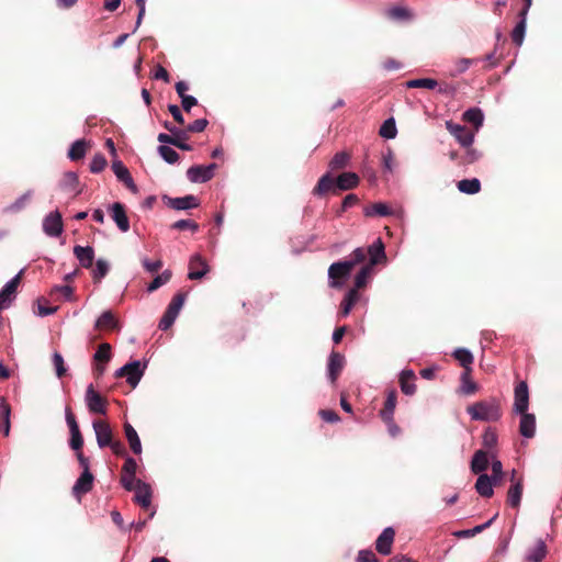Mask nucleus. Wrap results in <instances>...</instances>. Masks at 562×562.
Here are the masks:
<instances>
[{
	"label": "nucleus",
	"instance_id": "nucleus-24",
	"mask_svg": "<svg viewBox=\"0 0 562 562\" xmlns=\"http://www.w3.org/2000/svg\"><path fill=\"white\" fill-rule=\"evenodd\" d=\"M74 255L79 260L80 266L86 269H90L93 266L94 260V250L90 246H75L74 247Z\"/></svg>",
	"mask_w": 562,
	"mask_h": 562
},
{
	"label": "nucleus",
	"instance_id": "nucleus-29",
	"mask_svg": "<svg viewBox=\"0 0 562 562\" xmlns=\"http://www.w3.org/2000/svg\"><path fill=\"white\" fill-rule=\"evenodd\" d=\"M359 176L355 172H342L336 178V188L339 190H351L359 184Z\"/></svg>",
	"mask_w": 562,
	"mask_h": 562
},
{
	"label": "nucleus",
	"instance_id": "nucleus-25",
	"mask_svg": "<svg viewBox=\"0 0 562 562\" xmlns=\"http://www.w3.org/2000/svg\"><path fill=\"white\" fill-rule=\"evenodd\" d=\"M498 484L490 475L482 473L475 482V490L482 497H491L494 494L493 486Z\"/></svg>",
	"mask_w": 562,
	"mask_h": 562
},
{
	"label": "nucleus",
	"instance_id": "nucleus-17",
	"mask_svg": "<svg viewBox=\"0 0 562 562\" xmlns=\"http://www.w3.org/2000/svg\"><path fill=\"white\" fill-rule=\"evenodd\" d=\"M135 496L134 501L143 508H148L151 504V487L149 484L143 482L142 480H137L135 484Z\"/></svg>",
	"mask_w": 562,
	"mask_h": 562
},
{
	"label": "nucleus",
	"instance_id": "nucleus-45",
	"mask_svg": "<svg viewBox=\"0 0 562 562\" xmlns=\"http://www.w3.org/2000/svg\"><path fill=\"white\" fill-rule=\"evenodd\" d=\"M158 153L168 164H176L180 158L179 154L175 149L166 145H160L158 147Z\"/></svg>",
	"mask_w": 562,
	"mask_h": 562
},
{
	"label": "nucleus",
	"instance_id": "nucleus-41",
	"mask_svg": "<svg viewBox=\"0 0 562 562\" xmlns=\"http://www.w3.org/2000/svg\"><path fill=\"white\" fill-rule=\"evenodd\" d=\"M519 18L520 21L516 24L510 34L513 43L516 44L517 46H520L524 42L527 16L519 15Z\"/></svg>",
	"mask_w": 562,
	"mask_h": 562
},
{
	"label": "nucleus",
	"instance_id": "nucleus-46",
	"mask_svg": "<svg viewBox=\"0 0 562 562\" xmlns=\"http://www.w3.org/2000/svg\"><path fill=\"white\" fill-rule=\"evenodd\" d=\"M491 462H492V477L494 482H501L503 477V464L502 462L496 458V452L491 451Z\"/></svg>",
	"mask_w": 562,
	"mask_h": 562
},
{
	"label": "nucleus",
	"instance_id": "nucleus-37",
	"mask_svg": "<svg viewBox=\"0 0 562 562\" xmlns=\"http://www.w3.org/2000/svg\"><path fill=\"white\" fill-rule=\"evenodd\" d=\"M452 356L467 370L470 371L474 361L472 352L467 348H457Z\"/></svg>",
	"mask_w": 562,
	"mask_h": 562
},
{
	"label": "nucleus",
	"instance_id": "nucleus-20",
	"mask_svg": "<svg viewBox=\"0 0 562 562\" xmlns=\"http://www.w3.org/2000/svg\"><path fill=\"white\" fill-rule=\"evenodd\" d=\"M517 414L520 415L519 434L527 439L533 438L536 435V416L528 412Z\"/></svg>",
	"mask_w": 562,
	"mask_h": 562
},
{
	"label": "nucleus",
	"instance_id": "nucleus-51",
	"mask_svg": "<svg viewBox=\"0 0 562 562\" xmlns=\"http://www.w3.org/2000/svg\"><path fill=\"white\" fill-rule=\"evenodd\" d=\"M93 358L97 362H109L111 359V346L109 344H101Z\"/></svg>",
	"mask_w": 562,
	"mask_h": 562
},
{
	"label": "nucleus",
	"instance_id": "nucleus-6",
	"mask_svg": "<svg viewBox=\"0 0 562 562\" xmlns=\"http://www.w3.org/2000/svg\"><path fill=\"white\" fill-rule=\"evenodd\" d=\"M65 419L70 431L69 446L71 449L79 452L83 445V438L81 436L76 417L69 407L65 408Z\"/></svg>",
	"mask_w": 562,
	"mask_h": 562
},
{
	"label": "nucleus",
	"instance_id": "nucleus-11",
	"mask_svg": "<svg viewBox=\"0 0 562 562\" xmlns=\"http://www.w3.org/2000/svg\"><path fill=\"white\" fill-rule=\"evenodd\" d=\"M22 271L11 279L0 291V313L8 308L16 296V290L21 282Z\"/></svg>",
	"mask_w": 562,
	"mask_h": 562
},
{
	"label": "nucleus",
	"instance_id": "nucleus-40",
	"mask_svg": "<svg viewBox=\"0 0 562 562\" xmlns=\"http://www.w3.org/2000/svg\"><path fill=\"white\" fill-rule=\"evenodd\" d=\"M498 437L493 428H487L482 436V445L486 452L494 451L497 446Z\"/></svg>",
	"mask_w": 562,
	"mask_h": 562
},
{
	"label": "nucleus",
	"instance_id": "nucleus-64",
	"mask_svg": "<svg viewBox=\"0 0 562 562\" xmlns=\"http://www.w3.org/2000/svg\"><path fill=\"white\" fill-rule=\"evenodd\" d=\"M94 326L98 329H101L103 327L115 328L117 326V318H97Z\"/></svg>",
	"mask_w": 562,
	"mask_h": 562
},
{
	"label": "nucleus",
	"instance_id": "nucleus-28",
	"mask_svg": "<svg viewBox=\"0 0 562 562\" xmlns=\"http://www.w3.org/2000/svg\"><path fill=\"white\" fill-rule=\"evenodd\" d=\"M415 372L412 369H405L400 374L401 391L405 395H413L416 392V384L414 383Z\"/></svg>",
	"mask_w": 562,
	"mask_h": 562
},
{
	"label": "nucleus",
	"instance_id": "nucleus-36",
	"mask_svg": "<svg viewBox=\"0 0 562 562\" xmlns=\"http://www.w3.org/2000/svg\"><path fill=\"white\" fill-rule=\"evenodd\" d=\"M457 187L460 192L465 194H476L481 191V182L477 178L460 180Z\"/></svg>",
	"mask_w": 562,
	"mask_h": 562
},
{
	"label": "nucleus",
	"instance_id": "nucleus-16",
	"mask_svg": "<svg viewBox=\"0 0 562 562\" xmlns=\"http://www.w3.org/2000/svg\"><path fill=\"white\" fill-rule=\"evenodd\" d=\"M110 213L119 229L126 233L130 229V221L126 215L125 206L120 202H115L111 205Z\"/></svg>",
	"mask_w": 562,
	"mask_h": 562
},
{
	"label": "nucleus",
	"instance_id": "nucleus-18",
	"mask_svg": "<svg viewBox=\"0 0 562 562\" xmlns=\"http://www.w3.org/2000/svg\"><path fill=\"white\" fill-rule=\"evenodd\" d=\"M93 475L91 472H82L81 475L77 479L72 486L74 496L80 501L83 494H87L91 491L93 485Z\"/></svg>",
	"mask_w": 562,
	"mask_h": 562
},
{
	"label": "nucleus",
	"instance_id": "nucleus-57",
	"mask_svg": "<svg viewBox=\"0 0 562 562\" xmlns=\"http://www.w3.org/2000/svg\"><path fill=\"white\" fill-rule=\"evenodd\" d=\"M358 202H359V198L356 194H353V193L347 194L342 200L341 209L338 211V215H341V213H344L348 209L355 206L356 204H358Z\"/></svg>",
	"mask_w": 562,
	"mask_h": 562
},
{
	"label": "nucleus",
	"instance_id": "nucleus-5",
	"mask_svg": "<svg viewBox=\"0 0 562 562\" xmlns=\"http://www.w3.org/2000/svg\"><path fill=\"white\" fill-rule=\"evenodd\" d=\"M446 128L463 148L472 146L475 136L474 131L469 130L464 125L453 123L452 121H446Z\"/></svg>",
	"mask_w": 562,
	"mask_h": 562
},
{
	"label": "nucleus",
	"instance_id": "nucleus-26",
	"mask_svg": "<svg viewBox=\"0 0 562 562\" xmlns=\"http://www.w3.org/2000/svg\"><path fill=\"white\" fill-rule=\"evenodd\" d=\"M491 453L485 450H477L471 461V471L475 474H482L488 467Z\"/></svg>",
	"mask_w": 562,
	"mask_h": 562
},
{
	"label": "nucleus",
	"instance_id": "nucleus-14",
	"mask_svg": "<svg viewBox=\"0 0 562 562\" xmlns=\"http://www.w3.org/2000/svg\"><path fill=\"white\" fill-rule=\"evenodd\" d=\"M548 549L543 539H537L536 542L529 547L524 557V562H542L547 557Z\"/></svg>",
	"mask_w": 562,
	"mask_h": 562
},
{
	"label": "nucleus",
	"instance_id": "nucleus-27",
	"mask_svg": "<svg viewBox=\"0 0 562 562\" xmlns=\"http://www.w3.org/2000/svg\"><path fill=\"white\" fill-rule=\"evenodd\" d=\"M336 179H334L329 173H325L322 176L317 182V184L313 189V194L323 196L326 193L336 190Z\"/></svg>",
	"mask_w": 562,
	"mask_h": 562
},
{
	"label": "nucleus",
	"instance_id": "nucleus-44",
	"mask_svg": "<svg viewBox=\"0 0 562 562\" xmlns=\"http://www.w3.org/2000/svg\"><path fill=\"white\" fill-rule=\"evenodd\" d=\"M391 213L392 212H391L390 207L386 204L381 203V202L373 203L372 205L364 209L366 216H374V215L387 216Z\"/></svg>",
	"mask_w": 562,
	"mask_h": 562
},
{
	"label": "nucleus",
	"instance_id": "nucleus-62",
	"mask_svg": "<svg viewBox=\"0 0 562 562\" xmlns=\"http://www.w3.org/2000/svg\"><path fill=\"white\" fill-rule=\"evenodd\" d=\"M136 481L135 475L122 473L121 484L126 491H134Z\"/></svg>",
	"mask_w": 562,
	"mask_h": 562
},
{
	"label": "nucleus",
	"instance_id": "nucleus-48",
	"mask_svg": "<svg viewBox=\"0 0 562 562\" xmlns=\"http://www.w3.org/2000/svg\"><path fill=\"white\" fill-rule=\"evenodd\" d=\"M109 272V263L104 259H98L95 267L92 269V278L94 281H100Z\"/></svg>",
	"mask_w": 562,
	"mask_h": 562
},
{
	"label": "nucleus",
	"instance_id": "nucleus-7",
	"mask_svg": "<svg viewBox=\"0 0 562 562\" xmlns=\"http://www.w3.org/2000/svg\"><path fill=\"white\" fill-rule=\"evenodd\" d=\"M188 269V279L193 281L203 279L210 272V266L207 265L206 259L200 254L191 256Z\"/></svg>",
	"mask_w": 562,
	"mask_h": 562
},
{
	"label": "nucleus",
	"instance_id": "nucleus-39",
	"mask_svg": "<svg viewBox=\"0 0 562 562\" xmlns=\"http://www.w3.org/2000/svg\"><path fill=\"white\" fill-rule=\"evenodd\" d=\"M350 154L347 151L337 153L328 164V167L331 171H337L347 167L350 160Z\"/></svg>",
	"mask_w": 562,
	"mask_h": 562
},
{
	"label": "nucleus",
	"instance_id": "nucleus-13",
	"mask_svg": "<svg viewBox=\"0 0 562 562\" xmlns=\"http://www.w3.org/2000/svg\"><path fill=\"white\" fill-rule=\"evenodd\" d=\"M516 471L512 472V485L507 492V504L510 507L517 508L520 505L521 496H522V479L516 480Z\"/></svg>",
	"mask_w": 562,
	"mask_h": 562
},
{
	"label": "nucleus",
	"instance_id": "nucleus-42",
	"mask_svg": "<svg viewBox=\"0 0 562 562\" xmlns=\"http://www.w3.org/2000/svg\"><path fill=\"white\" fill-rule=\"evenodd\" d=\"M379 134H380V136H382L386 139L394 138L397 134L395 120L393 117L385 120L380 127Z\"/></svg>",
	"mask_w": 562,
	"mask_h": 562
},
{
	"label": "nucleus",
	"instance_id": "nucleus-32",
	"mask_svg": "<svg viewBox=\"0 0 562 562\" xmlns=\"http://www.w3.org/2000/svg\"><path fill=\"white\" fill-rule=\"evenodd\" d=\"M462 119L463 121L472 124L474 126V132H477L483 125L484 114L481 109L471 108L463 113Z\"/></svg>",
	"mask_w": 562,
	"mask_h": 562
},
{
	"label": "nucleus",
	"instance_id": "nucleus-22",
	"mask_svg": "<svg viewBox=\"0 0 562 562\" xmlns=\"http://www.w3.org/2000/svg\"><path fill=\"white\" fill-rule=\"evenodd\" d=\"M345 364V358L338 352H331L327 363V375L331 383H334Z\"/></svg>",
	"mask_w": 562,
	"mask_h": 562
},
{
	"label": "nucleus",
	"instance_id": "nucleus-63",
	"mask_svg": "<svg viewBox=\"0 0 562 562\" xmlns=\"http://www.w3.org/2000/svg\"><path fill=\"white\" fill-rule=\"evenodd\" d=\"M142 263H143V267L148 272H151V273L159 271L162 267V261L160 259L151 262L147 258H145V259H143Z\"/></svg>",
	"mask_w": 562,
	"mask_h": 562
},
{
	"label": "nucleus",
	"instance_id": "nucleus-53",
	"mask_svg": "<svg viewBox=\"0 0 562 562\" xmlns=\"http://www.w3.org/2000/svg\"><path fill=\"white\" fill-rule=\"evenodd\" d=\"M53 364L56 371V375L61 378L65 375L67 369L65 367L64 358L59 352H54L53 355Z\"/></svg>",
	"mask_w": 562,
	"mask_h": 562
},
{
	"label": "nucleus",
	"instance_id": "nucleus-59",
	"mask_svg": "<svg viewBox=\"0 0 562 562\" xmlns=\"http://www.w3.org/2000/svg\"><path fill=\"white\" fill-rule=\"evenodd\" d=\"M209 124V121L206 119H198L191 124L187 125V131L191 133H201L203 132Z\"/></svg>",
	"mask_w": 562,
	"mask_h": 562
},
{
	"label": "nucleus",
	"instance_id": "nucleus-10",
	"mask_svg": "<svg viewBox=\"0 0 562 562\" xmlns=\"http://www.w3.org/2000/svg\"><path fill=\"white\" fill-rule=\"evenodd\" d=\"M529 407V390L528 384L525 381H520L514 390V405L513 412L525 413L528 412Z\"/></svg>",
	"mask_w": 562,
	"mask_h": 562
},
{
	"label": "nucleus",
	"instance_id": "nucleus-2",
	"mask_svg": "<svg viewBox=\"0 0 562 562\" xmlns=\"http://www.w3.org/2000/svg\"><path fill=\"white\" fill-rule=\"evenodd\" d=\"M367 260L366 248H356L348 259L334 262L328 268L329 284L333 288H338L342 284L353 268L357 265L363 263Z\"/></svg>",
	"mask_w": 562,
	"mask_h": 562
},
{
	"label": "nucleus",
	"instance_id": "nucleus-47",
	"mask_svg": "<svg viewBox=\"0 0 562 562\" xmlns=\"http://www.w3.org/2000/svg\"><path fill=\"white\" fill-rule=\"evenodd\" d=\"M79 183V179L76 172L68 171L64 175L60 187L64 190H76L77 186Z\"/></svg>",
	"mask_w": 562,
	"mask_h": 562
},
{
	"label": "nucleus",
	"instance_id": "nucleus-4",
	"mask_svg": "<svg viewBox=\"0 0 562 562\" xmlns=\"http://www.w3.org/2000/svg\"><path fill=\"white\" fill-rule=\"evenodd\" d=\"M145 368L146 363L142 364L139 360H134L117 369L115 375L126 376V382L132 387H135L139 383L144 374Z\"/></svg>",
	"mask_w": 562,
	"mask_h": 562
},
{
	"label": "nucleus",
	"instance_id": "nucleus-43",
	"mask_svg": "<svg viewBox=\"0 0 562 562\" xmlns=\"http://www.w3.org/2000/svg\"><path fill=\"white\" fill-rule=\"evenodd\" d=\"M172 277L171 270L167 269L162 273L158 274L154 280L148 284L147 291L154 292L158 290L164 284L168 283Z\"/></svg>",
	"mask_w": 562,
	"mask_h": 562
},
{
	"label": "nucleus",
	"instance_id": "nucleus-55",
	"mask_svg": "<svg viewBox=\"0 0 562 562\" xmlns=\"http://www.w3.org/2000/svg\"><path fill=\"white\" fill-rule=\"evenodd\" d=\"M390 16L396 20H409L412 19V13L406 8L395 7L390 10Z\"/></svg>",
	"mask_w": 562,
	"mask_h": 562
},
{
	"label": "nucleus",
	"instance_id": "nucleus-12",
	"mask_svg": "<svg viewBox=\"0 0 562 562\" xmlns=\"http://www.w3.org/2000/svg\"><path fill=\"white\" fill-rule=\"evenodd\" d=\"M448 156L452 161H457L458 166L467 167L477 161L481 157V154L476 149L468 147L464 148L463 154H460L457 150H450Z\"/></svg>",
	"mask_w": 562,
	"mask_h": 562
},
{
	"label": "nucleus",
	"instance_id": "nucleus-49",
	"mask_svg": "<svg viewBox=\"0 0 562 562\" xmlns=\"http://www.w3.org/2000/svg\"><path fill=\"white\" fill-rule=\"evenodd\" d=\"M438 86L437 80L431 78L414 79L407 82L408 88L435 89Z\"/></svg>",
	"mask_w": 562,
	"mask_h": 562
},
{
	"label": "nucleus",
	"instance_id": "nucleus-8",
	"mask_svg": "<svg viewBox=\"0 0 562 562\" xmlns=\"http://www.w3.org/2000/svg\"><path fill=\"white\" fill-rule=\"evenodd\" d=\"M85 402L90 413L106 414L105 400L94 390L93 385H88L85 394Z\"/></svg>",
	"mask_w": 562,
	"mask_h": 562
},
{
	"label": "nucleus",
	"instance_id": "nucleus-61",
	"mask_svg": "<svg viewBox=\"0 0 562 562\" xmlns=\"http://www.w3.org/2000/svg\"><path fill=\"white\" fill-rule=\"evenodd\" d=\"M356 562H379L372 550H360Z\"/></svg>",
	"mask_w": 562,
	"mask_h": 562
},
{
	"label": "nucleus",
	"instance_id": "nucleus-1",
	"mask_svg": "<svg viewBox=\"0 0 562 562\" xmlns=\"http://www.w3.org/2000/svg\"><path fill=\"white\" fill-rule=\"evenodd\" d=\"M367 257L369 261L362 266L359 272L355 277V286L349 290L345 299L340 303V312L344 316L348 315L352 307L360 301L359 290L366 288L372 273L373 267L379 263L386 262L385 246L381 238H378L367 249Z\"/></svg>",
	"mask_w": 562,
	"mask_h": 562
},
{
	"label": "nucleus",
	"instance_id": "nucleus-3",
	"mask_svg": "<svg viewBox=\"0 0 562 562\" xmlns=\"http://www.w3.org/2000/svg\"><path fill=\"white\" fill-rule=\"evenodd\" d=\"M467 413L473 420L497 422L502 417L501 403L497 398L491 397L468 406Z\"/></svg>",
	"mask_w": 562,
	"mask_h": 562
},
{
	"label": "nucleus",
	"instance_id": "nucleus-35",
	"mask_svg": "<svg viewBox=\"0 0 562 562\" xmlns=\"http://www.w3.org/2000/svg\"><path fill=\"white\" fill-rule=\"evenodd\" d=\"M10 414L11 409L7 402L0 403V431L8 437L10 435Z\"/></svg>",
	"mask_w": 562,
	"mask_h": 562
},
{
	"label": "nucleus",
	"instance_id": "nucleus-52",
	"mask_svg": "<svg viewBox=\"0 0 562 562\" xmlns=\"http://www.w3.org/2000/svg\"><path fill=\"white\" fill-rule=\"evenodd\" d=\"M497 517V514H495L490 520H487L486 522L482 524V525H477L475 526L474 528L472 529H467V530H462L459 532L460 536H463V537H473L475 536L476 533H480L482 532L484 529H486L487 527H490L492 525V522L496 519Z\"/></svg>",
	"mask_w": 562,
	"mask_h": 562
},
{
	"label": "nucleus",
	"instance_id": "nucleus-9",
	"mask_svg": "<svg viewBox=\"0 0 562 562\" xmlns=\"http://www.w3.org/2000/svg\"><path fill=\"white\" fill-rule=\"evenodd\" d=\"M216 168V164L192 166L187 170V177L191 182L203 183L213 178Z\"/></svg>",
	"mask_w": 562,
	"mask_h": 562
},
{
	"label": "nucleus",
	"instance_id": "nucleus-60",
	"mask_svg": "<svg viewBox=\"0 0 562 562\" xmlns=\"http://www.w3.org/2000/svg\"><path fill=\"white\" fill-rule=\"evenodd\" d=\"M137 470V462L132 457H126L125 462L122 468V473L128 474V475H135Z\"/></svg>",
	"mask_w": 562,
	"mask_h": 562
},
{
	"label": "nucleus",
	"instance_id": "nucleus-15",
	"mask_svg": "<svg viewBox=\"0 0 562 562\" xmlns=\"http://www.w3.org/2000/svg\"><path fill=\"white\" fill-rule=\"evenodd\" d=\"M394 537L395 531L392 527L384 528L375 541L376 551L382 555H389L392 551Z\"/></svg>",
	"mask_w": 562,
	"mask_h": 562
},
{
	"label": "nucleus",
	"instance_id": "nucleus-50",
	"mask_svg": "<svg viewBox=\"0 0 562 562\" xmlns=\"http://www.w3.org/2000/svg\"><path fill=\"white\" fill-rule=\"evenodd\" d=\"M108 165L106 158L103 154H95L90 162V171L92 173L101 172Z\"/></svg>",
	"mask_w": 562,
	"mask_h": 562
},
{
	"label": "nucleus",
	"instance_id": "nucleus-58",
	"mask_svg": "<svg viewBox=\"0 0 562 562\" xmlns=\"http://www.w3.org/2000/svg\"><path fill=\"white\" fill-rule=\"evenodd\" d=\"M462 392L464 394H472L476 391V384L469 379V371H465L462 376Z\"/></svg>",
	"mask_w": 562,
	"mask_h": 562
},
{
	"label": "nucleus",
	"instance_id": "nucleus-33",
	"mask_svg": "<svg viewBox=\"0 0 562 562\" xmlns=\"http://www.w3.org/2000/svg\"><path fill=\"white\" fill-rule=\"evenodd\" d=\"M169 205L175 210H189L199 206V200L194 195L170 199Z\"/></svg>",
	"mask_w": 562,
	"mask_h": 562
},
{
	"label": "nucleus",
	"instance_id": "nucleus-38",
	"mask_svg": "<svg viewBox=\"0 0 562 562\" xmlns=\"http://www.w3.org/2000/svg\"><path fill=\"white\" fill-rule=\"evenodd\" d=\"M88 149V143L85 139L76 140L68 151V157L72 161L80 160L85 157Z\"/></svg>",
	"mask_w": 562,
	"mask_h": 562
},
{
	"label": "nucleus",
	"instance_id": "nucleus-30",
	"mask_svg": "<svg viewBox=\"0 0 562 562\" xmlns=\"http://www.w3.org/2000/svg\"><path fill=\"white\" fill-rule=\"evenodd\" d=\"M397 393L395 390H390L386 394L383 409L380 412V416L384 422H390L393 418V414L396 406Z\"/></svg>",
	"mask_w": 562,
	"mask_h": 562
},
{
	"label": "nucleus",
	"instance_id": "nucleus-19",
	"mask_svg": "<svg viewBox=\"0 0 562 562\" xmlns=\"http://www.w3.org/2000/svg\"><path fill=\"white\" fill-rule=\"evenodd\" d=\"M97 442L100 448L108 447V445H111L112 440V430L110 426L101 420H94L92 424Z\"/></svg>",
	"mask_w": 562,
	"mask_h": 562
},
{
	"label": "nucleus",
	"instance_id": "nucleus-21",
	"mask_svg": "<svg viewBox=\"0 0 562 562\" xmlns=\"http://www.w3.org/2000/svg\"><path fill=\"white\" fill-rule=\"evenodd\" d=\"M44 232L53 237L59 236L63 232L61 215L58 212H53L46 216L43 223Z\"/></svg>",
	"mask_w": 562,
	"mask_h": 562
},
{
	"label": "nucleus",
	"instance_id": "nucleus-23",
	"mask_svg": "<svg viewBox=\"0 0 562 562\" xmlns=\"http://www.w3.org/2000/svg\"><path fill=\"white\" fill-rule=\"evenodd\" d=\"M112 170L115 173L116 178L121 182H123L131 191H137L136 184L134 183V180L128 169L124 166V164L121 160L113 161Z\"/></svg>",
	"mask_w": 562,
	"mask_h": 562
},
{
	"label": "nucleus",
	"instance_id": "nucleus-56",
	"mask_svg": "<svg viewBox=\"0 0 562 562\" xmlns=\"http://www.w3.org/2000/svg\"><path fill=\"white\" fill-rule=\"evenodd\" d=\"M30 199H31V192L24 193L14 203H12L10 206H8L7 211L19 212L20 210H22L25 206V204L30 201Z\"/></svg>",
	"mask_w": 562,
	"mask_h": 562
},
{
	"label": "nucleus",
	"instance_id": "nucleus-54",
	"mask_svg": "<svg viewBox=\"0 0 562 562\" xmlns=\"http://www.w3.org/2000/svg\"><path fill=\"white\" fill-rule=\"evenodd\" d=\"M171 228L178 231L191 229L192 232H196L199 229V225L190 220H179L171 225Z\"/></svg>",
	"mask_w": 562,
	"mask_h": 562
},
{
	"label": "nucleus",
	"instance_id": "nucleus-34",
	"mask_svg": "<svg viewBox=\"0 0 562 562\" xmlns=\"http://www.w3.org/2000/svg\"><path fill=\"white\" fill-rule=\"evenodd\" d=\"M187 299L186 292H178L170 301L162 316H178Z\"/></svg>",
	"mask_w": 562,
	"mask_h": 562
},
{
	"label": "nucleus",
	"instance_id": "nucleus-31",
	"mask_svg": "<svg viewBox=\"0 0 562 562\" xmlns=\"http://www.w3.org/2000/svg\"><path fill=\"white\" fill-rule=\"evenodd\" d=\"M124 432H125L126 439L130 443L132 451L135 454H140L142 453V442H140V439H139L138 434L135 430V428L131 424L125 423L124 424Z\"/></svg>",
	"mask_w": 562,
	"mask_h": 562
}]
</instances>
